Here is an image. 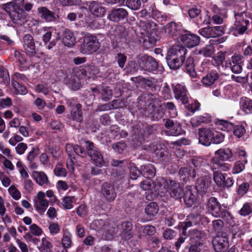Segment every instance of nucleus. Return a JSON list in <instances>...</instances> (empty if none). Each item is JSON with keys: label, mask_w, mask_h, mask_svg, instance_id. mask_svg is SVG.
<instances>
[{"label": "nucleus", "mask_w": 252, "mask_h": 252, "mask_svg": "<svg viewBox=\"0 0 252 252\" xmlns=\"http://www.w3.org/2000/svg\"><path fill=\"white\" fill-rule=\"evenodd\" d=\"M247 162V160L245 159L244 161H237L234 165L232 172L233 174H238L242 172L245 169V163Z\"/></svg>", "instance_id": "603ef678"}, {"label": "nucleus", "mask_w": 252, "mask_h": 252, "mask_svg": "<svg viewBox=\"0 0 252 252\" xmlns=\"http://www.w3.org/2000/svg\"><path fill=\"white\" fill-rule=\"evenodd\" d=\"M184 201L187 207H191L196 203L197 193L194 186L187 187L184 193Z\"/></svg>", "instance_id": "a211bd4d"}, {"label": "nucleus", "mask_w": 252, "mask_h": 252, "mask_svg": "<svg viewBox=\"0 0 252 252\" xmlns=\"http://www.w3.org/2000/svg\"><path fill=\"white\" fill-rule=\"evenodd\" d=\"M158 206L156 202L150 203L145 208V213L150 219L155 216L158 214Z\"/></svg>", "instance_id": "a19ab883"}, {"label": "nucleus", "mask_w": 252, "mask_h": 252, "mask_svg": "<svg viewBox=\"0 0 252 252\" xmlns=\"http://www.w3.org/2000/svg\"><path fill=\"white\" fill-rule=\"evenodd\" d=\"M218 125L220 129L223 131H229L232 130L234 128V125L232 123L223 120H219Z\"/></svg>", "instance_id": "09e8293b"}, {"label": "nucleus", "mask_w": 252, "mask_h": 252, "mask_svg": "<svg viewBox=\"0 0 252 252\" xmlns=\"http://www.w3.org/2000/svg\"><path fill=\"white\" fill-rule=\"evenodd\" d=\"M128 16V12L123 8H113L107 16L108 19L112 22H119L124 20Z\"/></svg>", "instance_id": "4be33fe9"}, {"label": "nucleus", "mask_w": 252, "mask_h": 252, "mask_svg": "<svg viewBox=\"0 0 252 252\" xmlns=\"http://www.w3.org/2000/svg\"><path fill=\"white\" fill-rule=\"evenodd\" d=\"M250 188V185L247 182H244L239 185L237 193L240 196H243L248 191Z\"/></svg>", "instance_id": "69168bd1"}, {"label": "nucleus", "mask_w": 252, "mask_h": 252, "mask_svg": "<svg viewBox=\"0 0 252 252\" xmlns=\"http://www.w3.org/2000/svg\"><path fill=\"white\" fill-rule=\"evenodd\" d=\"M66 152L68 156V159L66 161V167L71 172L75 170V166L77 165V160L76 157L78 156V146H73L70 144L66 145Z\"/></svg>", "instance_id": "f8f14e48"}, {"label": "nucleus", "mask_w": 252, "mask_h": 252, "mask_svg": "<svg viewBox=\"0 0 252 252\" xmlns=\"http://www.w3.org/2000/svg\"><path fill=\"white\" fill-rule=\"evenodd\" d=\"M213 171V179L217 185L221 188L223 182L224 181V176L220 171L222 170H214Z\"/></svg>", "instance_id": "37998d69"}, {"label": "nucleus", "mask_w": 252, "mask_h": 252, "mask_svg": "<svg viewBox=\"0 0 252 252\" xmlns=\"http://www.w3.org/2000/svg\"><path fill=\"white\" fill-rule=\"evenodd\" d=\"M220 74L217 70H212L201 79L203 85L209 87L213 85L220 78Z\"/></svg>", "instance_id": "bb28decb"}, {"label": "nucleus", "mask_w": 252, "mask_h": 252, "mask_svg": "<svg viewBox=\"0 0 252 252\" xmlns=\"http://www.w3.org/2000/svg\"><path fill=\"white\" fill-rule=\"evenodd\" d=\"M198 134L199 143L206 146L211 145L213 138V132L209 128H199Z\"/></svg>", "instance_id": "aec40b11"}, {"label": "nucleus", "mask_w": 252, "mask_h": 252, "mask_svg": "<svg viewBox=\"0 0 252 252\" xmlns=\"http://www.w3.org/2000/svg\"><path fill=\"white\" fill-rule=\"evenodd\" d=\"M142 25L141 26L142 27L144 31L145 32V33L147 34V36H152L153 34L155 33L157 31V24L152 21H147L142 23Z\"/></svg>", "instance_id": "58836bf2"}, {"label": "nucleus", "mask_w": 252, "mask_h": 252, "mask_svg": "<svg viewBox=\"0 0 252 252\" xmlns=\"http://www.w3.org/2000/svg\"><path fill=\"white\" fill-rule=\"evenodd\" d=\"M179 175L180 180L184 183H187L190 178H194L195 177V171L191 166L189 167H182L179 171Z\"/></svg>", "instance_id": "a878e982"}, {"label": "nucleus", "mask_w": 252, "mask_h": 252, "mask_svg": "<svg viewBox=\"0 0 252 252\" xmlns=\"http://www.w3.org/2000/svg\"><path fill=\"white\" fill-rule=\"evenodd\" d=\"M141 174L147 178L154 177L156 174V169L154 166L150 163L141 166Z\"/></svg>", "instance_id": "f704fd0d"}, {"label": "nucleus", "mask_w": 252, "mask_h": 252, "mask_svg": "<svg viewBox=\"0 0 252 252\" xmlns=\"http://www.w3.org/2000/svg\"><path fill=\"white\" fill-rule=\"evenodd\" d=\"M115 59L118 63L119 66L120 68H123L127 60L126 56L124 54L119 53L116 56Z\"/></svg>", "instance_id": "052dcab7"}, {"label": "nucleus", "mask_w": 252, "mask_h": 252, "mask_svg": "<svg viewBox=\"0 0 252 252\" xmlns=\"http://www.w3.org/2000/svg\"><path fill=\"white\" fill-rule=\"evenodd\" d=\"M126 5L131 9L137 10L141 6V1L140 0H127Z\"/></svg>", "instance_id": "6e6d98bb"}, {"label": "nucleus", "mask_w": 252, "mask_h": 252, "mask_svg": "<svg viewBox=\"0 0 252 252\" xmlns=\"http://www.w3.org/2000/svg\"><path fill=\"white\" fill-rule=\"evenodd\" d=\"M138 63L142 69L149 72L158 73L163 70V67L158 64L156 59L148 55H145L139 57Z\"/></svg>", "instance_id": "423d86ee"}, {"label": "nucleus", "mask_w": 252, "mask_h": 252, "mask_svg": "<svg viewBox=\"0 0 252 252\" xmlns=\"http://www.w3.org/2000/svg\"><path fill=\"white\" fill-rule=\"evenodd\" d=\"M94 69V66H85L84 67L83 66H80V72H81V74L84 77H87L89 79L92 77L91 74L92 72L91 71H93V69ZM97 72V70H95V72H92V74H94Z\"/></svg>", "instance_id": "3c124183"}, {"label": "nucleus", "mask_w": 252, "mask_h": 252, "mask_svg": "<svg viewBox=\"0 0 252 252\" xmlns=\"http://www.w3.org/2000/svg\"><path fill=\"white\" fill-rule=\"evenodd\" d=\"M75 41L73 33L68 29H65L63 34L62 41L63 44L68 47L73 46Z\"/></svg>", "instance_id": "c9c22d12"}, {"label": "nucleus", "mask_w": 252, "mask_h": 252, "mask_svg": "<svg viewBox=\"0 0 252 252\" xmlns=\"http://www.w3.org/2000/svg\"><path fill=\"white\" fill-rule=\"evenodd\" d=\"M145 99L144 108L145 116L158 118L157 114L161 106L160 100L151 94H148Z\"/></svg>", "instance_id": "39448f33"}, {"label": "nucleus", "mask_w": 252, "mask_h": 252, "mask_svg": "<svg viewBox=\"0 0 252 252\" xmlns=\"http://www.w3.org/2000/svg\"><path fill=\"white\" fill-rule=\"evenodd\" d=\"M112 148L115 152L122 153L126 148V144L123 141H120L112 144Z\"/></svg>", "instance_id": "e2e57ef3"}, {"label": "nucleus", "mask_w": 252, "mask_h": 252, "mask_svg": "<svg viewBox=\"0 0 252 252\" xmlns=\"http://www.w3.org/2000/svg\"><path fill=\"white\" fill-rule=\"evenodd\" d=\"M159 183L160 186H161V184H162L164 189L168 186L171 197L175 199H180L183 197L184 192L179 183L173 180H170L168 182L163 178L158 179V184Z\"/></svg>", "instance_id": "6e6552de"}, {"label": "nucleus", "mask_w": 252, "mask_h": 252, "mask_svg": "<svg viewBox=\"0 0 252 252\" xmlns=\"http://www.w3.org/2000/svg\"><path fill=\"white\" fill-rule=\"evenodd\" d=\"M166 62L171 69L176 70L180 68L182 65L184 61L177 58L167 54L166 57Z\"/></svg>", "instance_id": "c756f323"}, {"label": "nucleus", "mask_w": 252, "mask_h": 252, "mask_svg": "<svg viewBox=\"0 0 252 252\" xmlns=\"http://www.w3.org/2000/svg\"><path fill=\"white\" fill-rule=\"evenodd\" d=\"M122 231L121 233V237L125 240H129L132 237L131 230L133 226L129 221H124L121 224Z\"/></svg>", "instance_id": "c85d7f7f"}, {"label": "nucleus", "mask_w": 252, "mask_h": 252, "mask_svg": "<svg viewBox=\"0 0 252 252\" xmlns=\"http://www.w3.org/2000/svg\"><path fill=\"white\" fill-rule=\"evenodd\" d=\"M209 219L202 215L198 214H191L187 217L186 220L181 223L180 227L182 230V232L184 235H186V230L188 228L193 225L203 224L205 222H208Z\"/></svg>", "instance_id": "1a4fd4ad"}, {"label": "nucleus", "mask_w": 252, "mask_h": 252, "mask_svg": "<svg viewBox=\"0 0 252 252\" xmlns=\"http://www.w3.org/2000/svg\"><path fill=\"white\" fill-rule=\"evenodd\" d=\"M101 194L108 202H112L114 200L117 196L114 186L107 182L104 183L101 187Z\"/></svg>", "instance_id": "2eb2a0df"}, {"label": "nucleus", "mask_w": 252, "mask_h": 252, "mask_svg": "<svg viewBox=\"0 0 252 252\" xmlns=\"http://www.w3.org/2000/svg\"><path fill=\"white\" fill-rule=\"evenodd\" d=\"M32 177L39 186L46 185L49 184L48 177L43 172L33 171Z\"/></svg>", "instance_id": "7c9ffc66"}, {"label": "nucleus", "mask_w": 252, "mask_h": 252, "mask_svg": "<svg viewBox=\"0 0 252 252\" xmlns=\"http://www.w3.org/2000/svg\"><path fill=\"white\" fill-rule=\"evenodd\" d=\"M89 9L92 14L97 17H102L106 12V8L95 1H92L89 5Z\"/></svg>", "instance_id": "cd10ccee"}, {"label": "nucleus", "mask_w": 252, "mask_h": 252, "mask_svg": "<svg viewBox=\"0 0 252 252\" xmlns=\"http://www.w3.org/2000/svg\"><path fill=\"white\" fill-rule=\"evenodd\" d=\"M244 62V56L235 53L226 61L225 66L226 67L230 68L234 73L239 74L242 71Z\"/></svg>", "instance_id": "9d476101"}, {"label": "nucleus", "mask_w": 252, "mask_h": 252, "mask_svg": "<svg viewBox=\"0 0 252 252\" xmlns=\"http://www.w3.org/2000/svg\"><path fill=\"white\" fill-rule=\"evenodd\" d=\"M70 107L71 116L74 120L78 121L79 119V103L76 99H70L68 101Z\"/></svg>", "instance_id": "2f4dec72"}, {"label": "nucleus", "mask_w": 252, "mask_h": 252, "mask_svg": "<svg viewBox=\"0 0 252 252\" xmlns=\"http://www.w3.org/2000/svg\"><path fill=\"white\" fill-rule=\"evenodd\" d=\"M71 244L70 234L68 232L64 233L62 240V246L64 248H69L71 247Z\"/></svg>", "instance_id": "680f3d73"}, {"label": "nucleus", "mask_w": 252, "mask_h": 252, "mask_svg": "<svg viewBox=\"0 0 252 252\" xmlns=\"http://www.w3.org/2000/svg\"><path fill=\"white\" fill-rule=\"evenodd\" d=\"M152 148L156 157L161 161H167L171 157V154L164 144H152Z\"/></svg>", "instance_id": "f3484780"}, {"label": "nucleus", "mask_w": 252, "mask_h": 252, "mask_svg": "<svg viewBox=\"0 0 252 252\" xmlns=\"http://www.w3.org/2000/svg\"><path fill=\"white\" fill-rule=\"evenodd\" d=\"M199 33L207 38L216 37L222 35L224 33V28L222 26L205 27L199 31Z\"/></svg>", "instance_id": "4468645a"}, {"label": "nucleus", "mask_w": 252, "mask_h": 252, "mask_svg": "<svg viewBox=\"0 0 252 252\" xmlns=\"http://www.w3.org/2000/svg\"><path fill=\"white\" fill-rule=\"evenodd\" d=\"M190 238L195 242H202V239L204 237V233L199 230L194 229L189 231Z\"/></svg>", "instance_id": "a18cd8bd"}, {"label": "nucleus", "mask_w": 252, "mask_h": 252, "mask_svg": "<svg viewBox=\"0 0 252 252\" xmlns=\"http://www.w3.org/2000/svg\"><path fill=\"white\" fill-rule=\"evenodd\" d=\"M209 182L206 181L204 179H199L197 180L196 186L194 187L197 193H199L201 195L205 194L207 191V189L210 186Z\"/></svg>", "instance_id": "e433bc0d"}, {"label": "nucleus", "mask_w": 252, "mask_h": 252, "mask_svg": "<svg viewBox=\"0 0 252 252\" xmlns=\"http://www.w3.org/2000/svg\"><path fill=\"white\" fill-rule=\"evenodd\" d=\"M139 231H142L144 236H151L155 234L156 228L153 225H145L139 227Z\"/></svg>", "instance_id": "79ce46f5"}, {"label": "nucleus", "mask_w": 252, "mask_h": 252, "mask_svg": "<svg viewBox=\"0 0 252 252\" xmlns=\"http://www.w3.org/2000/svg\"><path fill=\"white\" fill-rule=\"evenodd\" d=\"M23 44L25 52L28 56L32 57L36 54L34 39L32 35L27 34L23 37Z\"/></svg>", "instance_id": "412c9836"}, {"label": "nucleus", "mask_w": 252, "mask_h": 252, "mask_svg": "<svg viewBox=\"0 0 252 252\" xmlns=\"http://www.w3.org/2000/svg\"><path fill=\"white\" fill-rule=\"evenodd\" d=\"M179 38L183 46L188 48L194 47L200 43V37L193 33H187L181 34Z\"/></svg>", "instance_id": "dca6fc26"}, {"label": "nucleus", "mask_w": 252, "mask_h": 252, "mask_svg": "<svg viewBox=\"0 0 252 252\" xmlns=\"http://www.w3.org/2000/svg\"><path fill=\"white\" fill-rule=\"evenodd\" d=\"M235 22L236 23L242 24V22H248L249 24V20L248 19L246 14L244 12H238L235 14Z\"/></svg>", "instance_id": "13d9d810"}, {"label": "nucleus", "mask_w": 252, "mask_h": 252, "mask_svg": "<svg viewBox=\"0 0 252 252\" xmlns=\"http://www.w3.org/2000/svg\"><path fill=\"white\" fill-rule=\"evenodd\" d=\"M234 134L237 137H241L246 132V129L244 126L241 125H238L234 126V128L232 130Z\"/></svg>", "instance_id": "338daca9"}, {"label": "nucleus", "mask_w": 252, "mask_h": 252, "mask_svg": "<svg viewBox=\"0 0 252 252\" xmlns=\"http://www.w3.org/2000/svg\"><path fill=\"white\" fill-rule=\"evenodd\" d=\"M175 98L180 100L183 104L188 102V91L185 85L177 84L173 87Z\"/></svg>", "instance_id": "5701e85b"}, {"label": "nucleus", "mask_w": 252, "mask_h": 252, "mask_svg": "<svg viewBox=\"0 0 252 252\" xmlns=\"http://www.w3.org/2000/svg\"><path fill=\"white\" fill-rule=\"evenodd\" d=\"M187 52L188 50L184 46L177 44L172 46L168 50L167 54L185 61Z\"/></svg>", "instance_id": "b1692460"}, {"label": "nucleus", "mask_w": 252, "mask_h": 252, "mask_svg": "<svg viewBox=\"0 0 252 252\" xmlns=\"http://www.w3.org/2000/svg\"><path fill=\"white\" fill-rule=\"evenodd\" d=\"M185 68L187 72L192 77L195 78L197 76L196 72L194 68V59L191 57H189L185 63Z\"/></svg>", "instance_id": "4c0bfd02"}, {"label": "nucleus", "mask_w": 252, "mask_h": 252, "mask_svg": "<svg viewBox=\"0 0 252 252\" xmlns=\"http://www.w3.org/2000/svg\"><path fill=\"white\" fill-rule=\"evenodd\" d=\"M183 132L181 125L177 122L175 126L168 131V134L172 136H178L182 134Z\"/></svg>", "instance_id": "864d4df0"}, {"label": "nucleus", "mask_w": 252, "mask_h": 252, "mask_svg": "<svg viewBox=\"0 0 252 252\" xmlns=\"http://www.w3.org/2000/svg\"><path fill=\"white\" fill-rule=\"evenodd\" d=\"M81 144L86 149L88 155L93 163L95 165L101 167L104 165V160L101 152L89 140H82Z\"/></svg>", "instance_id": "20e7f679"}, {"label": "nucleus", "mask_w": 252, "mask_h": 252, "mask_svg": "<svg viewBox=\"0 0 252 252\" xmlns=\"http://www.w3.org/2000/svg\"><path fill=\"white\" fill-rule=\"evenodd\" d=\"M37 12L40 18L46 22H54L58 18V16L54 11L44 6L38 7Z\"/></svg>", "instance_id": "393cba45"}, {"label": "nucleus", "mask_w": 252, "mask_h": 252, "mask_svg": "<svg viewBox=\"0 0 252 252\" xmlns=\"http://www.w3.org/2000/svg\"><path fill=\"white\" fill-rule=\"evenodd\" d=\"M0 7L11 15L10 13L11 11L15 10L16 9L17 6L15 3L12 1L2 4L1 5Z\"/></svg>", "instance_id": "bf43d9fd"}, {"label": "nucleus", "mask_w": 252, "mask_h": 252, "mask_svg": "<svg viewBox=\"0 0 252 252\" xmlns=\"http://www.w3.org/2000/svg\"><path fill=\"white\" fill-rule=\"evenodd\" d=\"M34 206L40 215H43L49 206V201L45 198V193L39 191L34 200Z\"/></svg>", "instance_id": "6ab92c4d"}, {"label": "nucleus", "mask_w": 252, "mask_h": 252, "mask_svg": "<svg viewBox=\"0 0 252 252\" xmlns=\"http://www.w3.org/2000/svg\"><path fill=\"white\" fill-rule=\"evenodd\" d=\"M214 155L215 157L211 159L210 162V166L212 170L227 171L230 168V165L222 161L231 162L235 160L234 154L228 148L220 149L215 152Z\"/></svg>", "instance_id": "f257e3e1"}, {"label": "nucleus", "mask_w": 252, "mask_h": 252, "mask_svg": "<svg viewBox=\"0 0 252 252\" xmlns=\"http://www.w3.org/2000/svg\"><path fill=\"white\" fill-rule=\"evenodd\" d=\"M54 172L55 175L59 177H65L67 175L66 170L61 163H58L56 165Z\"/></svg>", "instance_id": "5fc2aeb1"}, {"label": "nucleus", "mask_w": 252, "mask_h": 252, "mask_svg": "<svg viewBox=\"0 0 252 252\" xmlns=\"http://www.w3.org/2000/svg\"><path fill=\"white\" fill-rule=\"evenodd\" d=\"M118 231V225L114 221L107 220L103 229H102V237L106 240H111L116 235Z\"/></svg>", "instance_id": "ddd939ff"}, {"label": "nucleus", "mask_w": 252, "mask_h": 252, "mask_svg": "<svg viewBox=\"0 0 252 252\" xmlns=\"http://www.w3.org/2000/svg\"><path fill=\"white\" fill-rule=\"evenodd\" d=\"M241 109L246 114L252 113V100L247 97L241 98L240 100Z\"/></svg>", "instance_id": "ea45409f"}, {"label": "nucleus", "mask_w": 252, "mask_h": 252, "mask_svg": "<svg viewBox=\"0 0 252 252\" xmlns=\"http://www.w3.org/2000/svg\"><path fill=\"white\" fill-rule=\"evenodd\" d=\"M214 52L215 49L214 46L212 45H208L201 48L198 51V53L205 57H211L214 54Z\"/></svg>", "instance_id": "de8ad7c7"}, {"label": "nucleus", "mask_w": 252, "mask_h": 252, "mask_svg": "<svg viewBox=\"0 0 252 252\" xmlns=\"http://www.w3.org/2000/svg\"><path fill=\"white\" fill-rule=\"evenodd\" d=\"M143 82L144 87L147 90L152 92H154L157 90V85L155 82L146 78H143Z\"/></svg>", "instance_id": "4d7b16f0"}, {"label": "nucleus", "mask_w": 252, "mask_h": 252, "mask_svg": "<svg viewBox=\"0 0 252 252\" xmlns=\"http://www.w3.org/2000/svg\"><path fill=\"white\" fill-rule=\"evenodd\" d=\"M12 85L13 88H14L16 92V94L24 95L27 93L28 91L26 87L21 85L16 80H13L12 82Z\"/></svg>", "instance_id": "8fccbe9b"}, {"label": "nucleus", "mask_w": 252, "mask_h": 252, "mask_svg": "<svg viewBox=\"0 0 252 252\" xmlns=\"http://www.w3.org/2000/svg\"><path fill=\"white\" fill-rule=\"evenodd\" d=\"M100 47L96 36L89 33L85 34L80 51L83 54H89L96 51Z\"/></svg>", "instance_id": "0eeeda50"}, {"label": "nucleus", "mask_w": 252, "mask_h": 252, "mask_svg": "<svg viewBox=\"0 0 252 252\" xmlns=\"http://www.w3.org/2000/svg\"><path fill=\"white\" fill-rule=\"evenodd\" d=\"M179 25L173 21L167 23L164 27L165 32L173 36L179 34Z\"/></svg>", "instance_id": "72a5a7b5"}, {"label": "nucleus", "mask_w": 252, "mask_h": 252, "mask_svg": "<svg viewBox=\"0 0 252 252\" xmlns=\"http://www.w3.org/2000/svg\"><path fill=\"white\" fill-rule=\"evenodd\" d=\"M107 221H105L102 219L96 220L93 221L90 227L96 231H100L102 232V229H103L104 225L106 223Z\"/></svg>", "instance_id": "49530a36"}, {"label": "nucleus", "mask_w": 252, "mask_h": 252, "mask_svg": "<svg viewBox=\"0 0 252 252\" xmlns=\"http://www.w3.org/2000/svg\"><path fill=\"white\" fill-rule=\"evenodd\" d=\"M207 207L215 217L221 218L228 223H231L233 221V217L227 210L221 207L216 198L211 197L208 201Z\"/></svg>", "instance_id": "7ed1b4c3"}, {"label": "nucleus", "mask_w": 252, "mask_h": 252, "mask_svg": "<svg viewBox=\"0 0 252 252\" xmlns=\"http://www.w3.org/2000/svg\"><path fill=\"white\" fill-rule=\"evenodd\" d=\"M188 14L190 18H194L201 14V9L199 6H195L188 10Z\"/></svg>", "instance_id": "774afa93"}, {"label": "nucleus", "mask_w": 252, "mask_h": 252, "mask_svg": "<svg viewBox=\"0 0 252 252\" xmlns=\"http://www.w3.org/2000/svg\"><path fill=\"white\" fill-rule=\"evenodd\" d=\"M212 244L216 252H226L228 249V235L225 232H218L213 239Z\"/></svg>", "instance_id": "9b49d317"}, {"label": "nucleus", "mask_w": 252, "mask_h": 252, "mask_svg": "<svg viewBox=\"0 0 252 252\" xmlns=\"http://www.w3.org/2000/svg\"><path fill=\"white\" fill-rule=\"evenodd\" d=\"M209 121L206 117L200 115L196 116L190 119V122L193 127H197L202 123H207Z\"/></svg>", "instance_id": "c03bdc74"}, {"label": "nucleus", "mask_w": 252, "mask_h": 252, "mask_svg": "<svg viewBox=\"0 0 252 252\" xmlns=\"http://www.w3.org/2000/svg\"><path fill=\"white\" fill-rule=\"evenodd\" d=\"M207 207L215 217L221 218L228 223H231L233 221V217L227 210L221 207L216 198L211 197L208 201Z\"/></svg>", "instance_id": "f03ea898"}, {"label": "nucleus", "mask_w": 252, "mask_h": 252, "mask_svg": "<svg viewBox=\"0 0 252 252\" xmlns=\"http://www.w3.org/2000/svg\"><path fill=\"white\" fill-rule=\"evenodd\" d=\"M249 24L248 22H242V24L235 23L232 27L231 32L235 36L243 34L247 30Z\"/></svg>", "instance_id": "473e14b6"}, {"label": "nucleus", "mask_w": 252, "mask_h": 252, "mask_svg": "<svg viewBox=\"0 0 252 252\" xmlns=\"http://www.w3.org/2000/svg\"><path fill=\"white\" fill-rule=\"evenodd\" d=\"M140 187L144 190H150L153 188L154 183L150 178H148L141 183Z\"/></svg>", "instance_id": "0e129e2a"}]
</instances>
